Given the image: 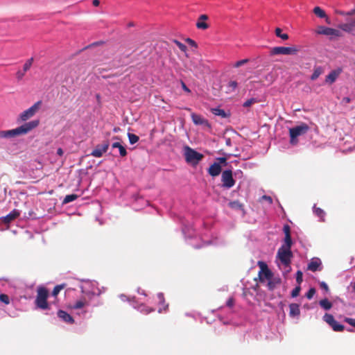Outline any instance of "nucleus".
<instances>
[{"label":"nucleus","mask_w":355,"mask_h":355,"mask_svg":"<svg viewBox=\"0 0 355 355\" xmlns=\"http://www.w3.org/2000/svg\"><path fill=\"white\" fill-rule=\"evenodd\" d=\"M182 232L186 242L194 248H200L208 245H217L222 243L217 238L207 239L209 237L207 234L197 233L193 225L189 223H183Z\"/></svg>","instance_id":"obj_1"},{"label":"nucleus","mask_w":355,"mask_h":355,"mask_svg":"<svg viewBox=\"0 0 355 355\" xmlns=\"http://www.w3.org/2000/svg\"><path fill=\"white\" fill-rule=\"evenodd\" d=\"M39 120H33L26 122L19 127L8 130L0 131V138L10 139L19 135H23L28 133L39 125Z\"/></svg>","instance_id":"obj_2"},{"label":"nucleus","mask_w":355,"mask_h":355,"mask_svg":"<svg viewBox=\"0 0 355 355\" xmlns=\"http://www.w3.org/2000/svg\"><path fill=\"white\" fill-rule=\"evenodd\" d=\"M276 258L277 265L283 272H289L291 270V263L293 258L291 250L279 248L277 250Z\"/></svg>","instance_id":"obj_3"},{"label":"nucleus","mask_w":355,"mask_h":355,"mask_svg":"<svg viewBox=\"0 0 355 355\" xmlns=\"http://www.w3.org/2000/svg\"><path fill=\"white\" fill-rule=\"evenodd\" d=\"M81 292L92 299L94 296H98L104 292L101 291L98 286V283L95 281H85L84 284L80 286Z\"/></svg>","instance_id":"obj_4"},{"label":"nucleus","mask_w":355,"mask_h":355,"mask_svg":"<svg viewBox=\"0 0 355 355\" xmlns=\"http://www.w3.org/2000/svg\"><path fill=\"white\" fill-rule=\"evenodd\" d=\"M48 296L49 293L45 288H38L36 299L35 300V304L37 309L41 310H46L49 309V304L47 302Z\"/></svg>","instance_id":"obj_5"},{"label":"nucleus","mask_w":355,"mask_h":355,"mask_svg":"<svg viewBox=\"0 0 355 355\" xmlns=\"http://www.w3.org/2000/svg\"><path fill=\"white\" fill-rule=\"evenodd\" d=\"M309 129V127L306 123H301L299 125L295 126L289 129L290 143L291 145L295 146L298 143L297 137L306 134Z\"/></svg>","instance_id":"obj_6"},{"label":"nucleus","mask_w":355,"mask_h":355,"mask_svg":"<svg viewBox=\"0 0 355 355\" xmlns=\"http://www.w3.org/2000/svg\"><path fill=\"white\" fill-rule=\"evenodd\" d=\"M119 298L123 302H125V301L130 302V304L132 306V307L134 309H137V311H139L140 313H141L143 314L147 315V314L155 311L154 309L149 308V307L146 306L145 304H143V302H139L136 300L135 297L130 298V297H128L124 294H121L119 295Z\"/></svg>","instance_id":"obj_7"},{"label":"nucleus","mask_w":355,"mask_h":355,"mask_svg":"<svg viewBox=\"0 0 355 355\" xmlns=\"http://www.w3.org/2000/svg\"><path fill=\"white\" fill-rule=\"evenodd\" d=\"M184 155L187 162L197 164L203 158V155L194 149L186 146L184 148Z\"/></svg>","instance_id":"obj_8"},{"label":"nucleus","mask_w":355,"mask_h":355,"mask_svg":"<svg viewBox=\"0 0 355 355\" xmlns=\"http://www.w3.org/2000/svg\"><path fill=\"white\" fill-rule=\"evenodd\" d=\"M222 187L225 189H230L235 184L232 171L230 169L225 170L221 175Z\"/></svg>","instance_id":"obj_9"},{"label":"nucleus","mask_w":355,"mask_h":355,"mask_svg":"<svg viewBox=\"0 0 355 355\" xmlns=\"http://www.w3.org/2000/svg\"><path fill=\"white\" fill-rule=\"evenodd\" d=\"M42 102L40 101L34 103L31 107L28 109L24 110L19 115V121H26L32 116H33L37 111L39 110V107L41 105Z\"/></svg>","instance_id":"obj_10"},{"label":"nucleus","mask_w":355,"mask_h":355,"mask_svg":"<svg viewBox=\"0 0 355 355\" xmlns=\"http://www.w3.org/2000/svg\"><path fill=\"white\" fill-rule=\"evenodd\" d=\"M316 33L319 35L330 36L331 37H338L341 36V33L340 31L324 26H318L316 30Z\"/></svg>","instance_id":"obj_11"},{"label":"nucleus","mask_w":355,"mask_h":355,"mask_svg":"<svg viewBox=\"0 0 355 355\" xmlns=\"http://www.w3.org/2000/svg\"><path fill=\"white\" fill-rule=\"evenodd\" d=\"M298 50L295 47L276 46L272 49V55H295Z\"/></svg>","instance_id":"obj_12"},{"label":"nucleus","mask_w":355,"mask_h":355,"mask_svg":"<svg viewBox=\"0 0 355 355\" xmlns=\"http://www.w3.org/2000/svg\"><path fill=\"white\" fill-rule=\"evenodd\" d=\"M87 304L85 300H80L69 305L71 310L77 311L76 314L78 315H84L87 311L84 310L85 306Z\"/></svg>","instance_id":"obj_13"},{"label":"nucleus","mask_w":355,"mask_h":355,"mask_svg":"<svg viewBox=\"0 0 355 355\" xmlns=\"http://www.w3.org/2000/svg\"><path fill=\"white\" fill-rule=\"evenodd\" d=\"M110 144L108 141H105L102 144H98L92 151L91 155L94 157H101L108 150Z\"/></svg>","instance_id":"obj_14"},{"label":"nucleus","mask_w":355,"mask_h":355,"mask_svg":"<svg viewBox=\"0 0 355 355\" xmlns=\"http://www.w3.org/2000/svg\"><path fill=\"white\" fill-rule=\"evenodd\" d=\"M191 117L193 123L196 125H202L207 128H211V125L209 121L199 114L192 113Z\"/></svg>","instance_id":"obj_15"},{"label":"nucleus","mask_w":355,"mask_h":355,"mask_svg":"<svg viewBox=\"0 0 355 355\" xmlns=\"http://www.w3.org/2000/svg\"><path fill=\"white\" fill-rule=\"evenodd\" d=\"M308 270L312 272L320 271L322 270V261L319 258H313L310 261L307 267Z\"/></svg>","instance_id":"obj_16"},{"label":"nucleus","mask_w":355,"mask_h":355,"mask_svg":"<svg viewBox=\"0 0 355 355\" xmlns=\"http://www.w3.org/2000/svg\"><path fill=\"white\" fill-rule=\"evenodd\" d=\"M58 317L66 323L73 324L74 322L73 317L64 311L59 310L58 311Z\"/></svg>","instance_id":"obj_17"},{"label":"nucleus","mask_w":355,"mask_h":355,"mask_svg":"<svg viewBox=\"0 0 355 355\" xmlns=\"http://www.w3.org/2000/svg\"><path fill=\"white\" fill-rule=\"evenodd\" d=\"M222 171L221 166L220 163L214 162L213 164L210 166L208 169L209 174L212 177L218 176Z\"/></svg>","instance_id":"obj_18"},{"label":"nucleus","mask_w":355,"mask_h":355,"mask_svg":"<svg viewBox=\"0 0 355 355\" xmlns=\"http://www.w3.org/2000/svg\"><path fill=\"white\" fill-rule=\"evenodd\" d=\"M300 315V305L296 303L289 304V316L291 318H299Z\"/></svg>","instance_id":"obj_19"},{"label":"nucleus","mask_w":355,"mask_h":355,"mask_svg":"<svg viewBox=\"0 0 355 355\" xmlns=\"http://www.w3.org/2000/svg\"><path fill=\"white\" fill-rule=\"evenodd\" d=\"M341 72L340 69L331 71L326 77V82L330 84L334 83Z\"/></svg>","instance_id":"obj_20"},{"label":"nucleus","mask_w":355,"mask_h":355,"mask_svg":"<svg viewBox=\"0 0 355 355\" xmlns=\"http://www.w3.org/2000/svg\"><path fill=\"white\" fill-rule=\"evenodd\" d=\"M20 211L17 209H13L11 212H10L8 215L3 217V222L5 223H9L12 221L14 219L19 216Z\"/></svg>","instance_id":"obj_21"},{"label":"nucleus","mask_w":355,"mask_h":355,"mask_svg":"<svg viewBox=\"0 0 355 355\" xmlns=\"http://www.w3.org/2000/svg\"><path fill=\"white\" fill-rule=\"evenodd\" d=\"M340 28L345 32L352 33L355 31V19L348 23L343 24Z\"/></svg>","instance_id":"obj_22"},{"label":"nucleus","mask_w":355,"mask_h":355,"mask_svg":"<svg viewBox=\"0 0 355 355\" xmlns=\"http://www.w3.org/2000/svg\"><path fill=\"white\" fill-rule=\"evenodd\" d=\"M313 12L320 18H325L327 24H330L329 18L327 17L325 12L320 7L316 6L313 8Z\"/></svg>","instance_id":"obj_23"},{"label":"nucleus","mask_w":355,"mask_h":355,"mask_svg":"<svg viewBox=\"0 0 355 355\" xmlns=\"http://www.w3.org/2000/svg\"><path fill=\"white\" fill-rule=\"evenodd\" d=\"M112 148H118L119 154L121 157H125L127 155V150L119 142H114L112 144Z\"/></svg>","instance_id":"obj_24"},{"label":"nucleus","mask_w":355,"mask_h":355,"mask_svg":"<svg viewBox=\"0 0 355 355\" xmlns=\"http://www.w3.org/2000/svg\"><path fill=\"white\" fill-rule=\"evenodd\" d=\"M157 297L159 299V304H160V306L159 307L158 312L159 313H162L164 311H166L167 310L168 304H165L164 306H162V304L164 303V295L162 293H159L157 294Z\"/></svg>","instance_id":"obj_25"},{"label":"nucleus","mask_w":355,"mask_h":355,"mask_svg":"<svg viewBox=\"0 0 355 355\" xmlns=\"http://www.w3.org/2000/svg\"><path fill=\"white\" fill-rule=\"evenodd\" d=\"M313 211L314 214L320 218V221L324 220L325 212L323 209L316 207L315 205L313 207Z\"/></svg>","instance_id":"obj_26"},{"label":"nucleus","mask_w":355,"mask_h":355,"mask_svg":"<svg viewBox=\"0 0 355 355\" xmlns=\"http://www.w3.org/2000/svg\"><path fill=\"white\" fill-rule=\"evenodd\" d=\"M211 112L212 114H214L216 116H219L221 118H227L229 115L225 112V111L223 109H220L219 107H215L212 108L211 110Z\"/></svg>","instance_id":"obj_27"},{"label":"nucleus","mask_w":355,"mask_h":355,"mask_svg":"<svg viewBox=\"0 0 355 355\" xmlns=\"http://www.w3.org/2000/svg\"><path fill=\"white\" fill-rule=\"evenodd\" d=\"M319 305L325 311L330 310L333 306L332 303L327 298L321 300L319 302Z\"/></svg>","instance_id":"obj_28"},{"label":"nucleus","mask_w":355,"mask_h":355,"mask_svg":"<svg viewBox=\"0 0 355 355\" xmlns=\"http://www.w3.org/2000/svg\"><path fill=\"white\" fill-rule=\"evenodd\" d=\"M334 331L340 332L343 331L345 329L344 325L338 323L335 319L333 322L329 325Z\"/></svg>","instance_id":"obj_29"},{"label":"nucleus","mask_w":355,"mask_h":355,"mask_svg":"<svg viewBox=\"0 0 355 355\" xmlns=\"http://www.w3.org/2000/svg\"><path fill=\"white\" fill-rule=\"evenodd\" d=\"M293 242L291 239V236H285L284 240V244L280 248H284V249L291 250Z\"/></svg>","instance_id":"obj_30"},{"label":"nucleus","mask_w":355,"mask_h":355,"mask_svg":"<svg viewBox=\"0 0 355 355\" xmlns=\"http://www.w3.org/2000/svg\"><path fill=\"white\" fill-rule=\"evenodd\" d=\"M323 69L321 67H317L314 69L313 73L311 76L312 80H316L322 73Z\"/></svg>","instance_id":"obj_31"},{"label":"nucleus","mask_w":355,"mask_h":355,"mask_svg":"<svg viewBox=\"0 0 355 355\" xmlns=\"http://www.w3.org/2000/svg\"><path fill=\"white\" fill-rule=\"evenodd\" d=\"M237 87H238V83L236 81H235V80L230 81L227 86V93L233 92L234 91H235V89L237 88Z\"/></svg>","instance_id":"obj_32"},{"label":"nucleus","mask_w":355,"mask_h":355,"mask_svg":"<svg viewBox=\"0 0 355 355\" xmlns=\"http://www.w3.org/2000/svg\"><path fill=\"white\" fill-rule=\"evenodd\" d=\"M77 198H78V195H76V194L67 195L64 197V200H62V203L67 204V203L74 201Z\"/></svg>","instance_id":"obj_33"},{"label":"nucleus","mask_w":355,"mask_h":355,"mask_svg":"<svg viewBox=\"0 0 355 355\" xmlns=\"http://www.w3.org/2000/svg\"><path fill=\"white\" fill-rule=\"evenodd\" d=\"M129 142L130 144H135L139 141V137L132 133H128Z\"/></svg>","instance_id":"obj_34"},{"label":"nucleus","mask_w":355,"mask_h":355,"mask_svg":"<svg viewBox=\"0 0 355 355\" xmlns=\"http://www.w3.org/2000/svg\"><path fill=\"white\" fill-rule=\"evenodd\" d=\"M275 34L278 37H280L281 39L286 40L288 38V35L286 33H282V29L279 28H277L275 29Z\"/></svg>","instance_id":"obj_35"},{"label":"nucleus","mask_w":355,"mask_h":355,"mask_svg":"<svg viewBox=\"0 0 355 355\" xmlns=\"http://www.w3.org/2000/svg\"><path fill=\"white\" fill-rule=\"evenodd\" d=\"M323 320L327 322L329 325L331 324V322L334 320V318L332 315L329 313H325L322 317Z\"/></svg>","instance_id":"obj_36"},{"label":"nucleus","mask_w":355,"mask_h":355,"mask_svg":"<svg viewBox=\"0 0 355 355\" xmlns=\"http://www.w3.org/2000/svg\"><path fill=\"white\" fill-rule=\"evenodd\" d=\"M33 62V58H31L30 59L26 60V62L24 64L23 71H24L25 72L28 71L30 69V68L31 67Z\"/></svg>","instance_id":"obj_37"},{"label":"nucleus","mask_w":355,"mask_h":355,"mask_svg":"<svg viewBox=\"0 0 355 355\" xmlns=\"http://www.w3.org/2000/svg\"><path fill=\"white\" fill-rule=\"evenodd\" d=\"M63 288L64 285L55 286L53 290L52 295L55 297L58 295V294L60 292V291L63 289Z\"/></svg>","instance_id":"obj_38"},{"label":"nucleus","mask_w":355,"mask_h":355,"mask_svg":"<svg viewBox=\"0 0 355 355\" xmlns=\"http://www.w3.org/2000/svg\"><path fill=\"white\" fill-rule=\"evenodd\" d=\"M0 301L5 304H8L10 303L9 296L6 294H0Z\"/></svg>","instance_id":"obj_39"},{"label":"nucleus","mask_w":355,"mask_h":355,"mask_svg":"<svg viewBox=\"0 0 355 355\" xmlns=\"http://www.w3.org/2000/svg\"><path fill=\"white\" fill-rule=\"evenodd\" d=\"M257 102V100L254 98H251L248 100H247L243 105V107H248L251 106L253 103H255Z\"/></svg>","instance_id":"obj_40"},{"label":"nucleus","mask_w":355,"mask_h":355,"mask_svg":"<svg viewBox=\"0 0 355 355\" xmlns=\"http://www.w3.org/2000/svg\"><path fill=\"white\" fill-rule=\"evenodd\" d=\"M249 62V59H243V60H239L237 62H236L233 67H236V68H238V67H241L242 65L248 63Z\"/></svg>","instance_id":"obj_41"},{"label":"nucleus","mask_w":355,"mask_h":355,"mask_svg":"<svg viewBox=\"0 0 355 355\" xmlns=\"http://www.w3.org/2000/svg\"><path fill=\"white\" fill-rule=\"evenodd\" d=\"M196 26L199 29L205 30L208 28V24L204 21H198L196 23Z\"/></svg>","instance_id":"obj_42"},{"label":"nucleus","mask_w":355,"mask_h":355,"mask_svg":"<svg viewBox=\"0 0 355 355\" xmlns=\"http://www.w3.org/2000/svg\"><path fill=\"white\" fill-rule=\"evenodd\" d=\"M300 291H301L300 286H296L295 288L293 289V291L291 292V297H297L300 294Z\"/></svg>","instance_id":"obj_43"},{"label":"nucleus","mask_w":355,"mask_h":355,"mask_svg":"<svg viewBox=\"0 0 355 355\" xmlns=\"http://www.w3.org/2000/svg\"><path fill=\"white\" fill-rule=\"evenodd\" d=\"M315 293V290L313 288H310L308 292L306 293V297L309 299V300H311L313 298L314 294Z\"/></svg>","instance_id":"obj_44"},{"label":"nucleus","mask_w":355,"mask_h":355,"mask_svg":"<svg viewBox=\"0 0 355 355\" xmlns=\"http://www.w3.org/2000/svg\"><path fill=\"white\" fill-rule=\"evenodd\" d=\"M175 43L182 52H186L187 49L186 45L177 40L175 41Z\"/></svg>","instance_id":"obj_45"},{"label":"nucleus","mask_w":355,"mask_h":355,"mask_svg":"<svg viewBox=\"0 0 355 355\" xmlns=\"http://www.w3.org/2000/svg\"><path fill=\"white\" fill-rule=\"evenodd\" d=\"M302 272L300 270H297L296 272V281L299 284H300L301 282H302Z\"/></svg>","instance_id":"obj_46"},{"label":"nucleus","mask_w":355,"mask_h":355,"mask_svg":"<svg viewBox=\"0 0 355 355\" xmlns=\"http://www.w3.org/2000/svg\"><path fill=\"white\" fill-rule=\"evenodd\" d=\"M344 321L345 322H347V324H349V325L355 327V319L354 318H344Z\"/></svg>","instance_id":"obj_47"},{"label":"nucleus","mask_w":355,"mask_h":355,"mask_svg":"<svg viewBox=\"0 0 355 355\" xmlns=\"http://www.w3.org/2000/svg\"><path fill=\"white\" fill-rule=\"evenodd\" d=\"M25 71H21V70H19L17 73H16V78H17L18 80H21L24 75H25Z\"/></svg>","instance_id":"obj_48"},{"label":"nucleus","mask_w":355,"mask_h":355,"mask_svg":"<svg viewBox=\"0 0 355 355\" xmlns=\"http://www.w3.org/2000/svg\"><path fill=\"white\" fill-rule=\"evenodd\" d=\"M265 79L269 83H271L274 80V76L272 73H269L265 76Z\"/></svg>","instance_id":"obj_49"},{"label":"nucleus","mask_w":355,"mask_h":355,"mask_svg":"<svg viewBox=\"0 0 355 355\" xmlns=\"http://www.w3.org/2000/svg\"><path fill=\"white\" fill-rule=\"evenodd\" d=\"M285 236H291V229L289 225H285L283 228Z\"/></svg>","instance_id":"obj_50"},{"label":"nucleus","mask_w":355,"mask_h":355,"mask_svg":"<svg viewBox=\"0 0 355 355\" xmlns=\"http://www.w3.org/2000/svg\"><path fill=\"white\" fill-rule=\"evenodd\" d=\"M216 160L218 161L217 163H220V164H224V165L227 164V158L226 157H217Z\"/></svg>","instance_id":"obj_51"},{"label":"nucleus","mask_w":355,"mask_h":355,"mask_svg":"<svg viewBox=\"0 0 355 355\" xmlns=\"http://www.w3.org/2000/svg\"><path fill=\"white\" fill-rule=\"evenodd\" d=\"M320 286L322 289H324L326 292L329 291V286L324 282H320Z\"/></svg>","instance_id":"obj_52"},{"label":"nucleus","mask_w":355,"mask_h":355,"mask_svg":"<svg viewBox=\"0 0 355 355\" xmlns=\"http://www.w3.org/2000/svg\"><path fill=\"white\" fill-rule=\"evenodd\" d=\"M234 302V299L232 297H230L226 302V305H227V306L231 308L233 306Z\"/></svg>","instance_id":"obj_53"},{"label":"nucleus","mask_w":355,"mask_h":355,"mask_svg":"<svg viewBox=\"0 0 355 355\" xmlns=\"http://www.w3.org/2000/svg\"><path fill=\"white\" fill-rule=\"evenodd\" d=\"M187 42L190 44L191 46H194V47H196L197 46V44L196 43V42L194 40H193L191 38H187L186 40Z\"/></svg>","instance_id":"obj_54"},{"label":"nucleus","mask_w":355,"mask_h":355,"mask_svg":"<svg viewBox=\"0 0 355 355\" xmlns=\"http://www.w3.org/2000/svg\"><path fill=\"white\" fill-rule=\"evenodd\" d=\"M234 176L236 178H242L243 177V172L241 170H237L234 172Z\"/></svg>","instance_id":"obj_55"},{"label":"nucleus","mask_w":355,"mask_h":355,"mask_svg":"<svg viewBox=\"0 0 355 355\" xmlns=\"http://www.w3.org/2000/svg\"><path fill=\"white\" fill-rule=\"evenodd\" d=\"M182 88L187 93H190L191 90L187 87V86L185 85V83L182 81L181 82Z\"/></svg>","instance_id":"obj_56"},{"label":"nucleus","mask_w":355,"mask_h":355,"mask_svg":"<svg viewBox=\"0 0 355 355\" xmlns=\"http://www.w3.org/2000/svg\"><path fill=\"white\" fill-rule=\"evenodd\" d=\"M208 19L207 15H201L198 19V21H205Z\"/></svg>","instance_id":"obj_57"},{"label":"nucleus","mask_w":355,"mask_h":355,"mask_svg":"<svg viewBox=\"0 0 355 355\" xmlns=\"http://www.w3.org/2000/svg\"><path fill=\"white\" fill-rule=\"evenodd\" d=\"M225 144L227 146H232V140H231L230 138H225Z\"/></svg>","instance_id":"obj_58"},{"label":"nucleus","mask_w":355,"mask_h":355,"mask_svg":"<svg viewBox=\"0 0 355 355\" xmlns=\"http://www.w3.org/2000/svg\"><path fill=\"white\" fill-rule=\"evenodd\" d=\"M263 198L266 200L267 201H268L270 203H272V198L270 197V196H263Z\"/></svg>","instance_id":"obj_59"},{"label":"nucleus","mask_w":355,"mask_h":355,"mask_svg":"<svg viewBox=\"0 0 355 355\" xmlns=\"http://www.w3.org/2000/svg\"><path fill=\"white\" fill-rule=\"evenodd\" d=\"M264 275H265L267 279H269L270 278V277H271L270 272V271H269V270H268L264 272Z\"/></svg>","instance_id":"obj_60"},{"label":"nucleus","mask_w":355,"mask_h":355,"mask_svg":"<svg viewBox=\"0 0 355 355\" xmlns=\"http://www.w3.org/2000/svg\"><path fill=\"white\" fill-rule=\"evenodd\" d=\"M138 293L141 295H143L144 297H146V294L144 290H141V288L138 289Z\"/></svg>","instance_id":"obj_61"},{"label":"nucleus","mask_w":355,"mask_h":355,"mask_svg":"<svg viewBox=\"0 0 355 355\" xmlns=\"http://www.w3.org/2000/svg\"><path fill=\"white\" fill-rule=\"evenodd\" d=\"M92 3H93V5L96 7L98 6L100 4V2L98 0H93Z\"/></svg>","instance_id":"obj_62"},{"label":"nucleus","mask_w":355,"mask_h":355,"mask_svg":"<svg viewBox=\"0 0 355 355\" xmlns=\"http://www.w3.org/2000/svg\"><path fill=\"white\" fill-rule=\"evenodd\" d=\"M57 153H58V155H62L63 154V150H62V148H58V150H57Z\"/></svg>","instance_id":"obj_63"},{"label":"nucleus","mask_w":355,"mask_h":355,"mask_svg":"<svg viewBox=\"0 0 355 355\" xmlns=\"http://www.w3.org/2000/svg\"><path fill=\"white\" fill-rule=\"evenodd\" d=\"M351 286L352 288V290L355 292V282L353 283H351Z\"/></svg>","instance_id":"obj_64"}]
</instances>
